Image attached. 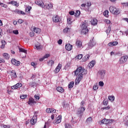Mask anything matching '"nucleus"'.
Instances as JSON below:
<instances>
[{
  "instance_id": "obj_25",
  "label": "nucleus",
  "mask_w": 128,
  "mask_h": 128,
  "mask_svg": "<svg viewBox=\"0 0 128 128\" xmlns=\"http://www.w3.org/2000/svg\"><path fill=\"white\" fill-rule=\"evenodd\" d=\"M8 4H12V6H18V2L16 1H11L8 2Z\"/></svg>"
},
{
  "instance_id": "obj_50",
  "label": "nucleus",
  "mask_w": 128,
  "mask_h": 128,
  "mask_svg": "<svg viewBox=\"0 0 128 128\" xmlns=\"http://www.w3.org/2000/svg\"><path fill=\"white\" fill-rule=\"evenodd\" d=\"M113 46H116L117 44H118V42H112Z\"/></svg>"
},
{
  "instance_id": "obj_61",
  "label": "nucleus",
  "mask_w": 128,
  "mask_h": 128,
  "mask_svg": "<svg viewBox=\"0 0 128 128\" xmlns=\"http://www.w3.org/2000/svg\"><path fill=\"white\" fill-rule=\"evenodd\" d=\"M87 6H92V3H90V2H88L87 3Z\"/></svg>"
},
{
  "instance_id": "obj_40",
  "label": "nucleus",
  "mask_w": 128,
  "mask_h": 128,
  "mask_svg": "<svg viewBox=\"0 0 128 128\" xmlns=\"http://www.w3.org/2000/svg\"><path fill=\"white\" fill-rule=\"evenodd\" d=\"M80 14V11H79V10L76 11L75 13V16H78Z\"/></svg>"
},
{
  "instance_id": "obj_63",
  "label": "nucleus",
  "mask_w": 128,
  "mask_h": 128,
  "mask_svg": "<svg viewBox=\"0 0 128 128\" xmlns=\"http://www.w3.org/2000/svg\"><path fill=\"white\" fill-rule=\"evenodd\" d=\"M40 62H42L43 60H44V57L42 58H40V60H39Z\"/></svg>"
},
{
  "instance_id": "obj_35",
  "label": "nucleus",
  "mask_w": 128,
  "mask_h": 128,
  "mask_svg": "<svg viewBox=\"0 0 128 128\" xmlns=\"http://www.w3.org/2000/svg\"><path fill=\"white\" fill-rule=\"evenodd\" d=\"M65 128H72V125L68 123H66L64 125Z\"/></svg>"
},
{
  "instance_id": "obj_13",
  "label": "nucleus",
  "mask_w": 128,
  "mask_h": 128,
  "mask_svg": "<svg viewBox=\"0 0 128 128\" xmlns=\"http://www.w3.org/2000/svg\"><path fill=\"white\" fill-rule=\"evenodd\" d=\"M98 74H100L101 78H104L106 76V70H101L99 71Z\"/></svg>"
},
{
  "instance_id": "obj_14",
  "label": "nucleus",
  "mask_w": 128,
  "mask_h": 128,
  "mask_svg": "<svg viewBox=\"0 0 128 128\" xmlns=\"http://www.w3.org/2000/svg\"><path fill=\"white\" fill-rule=\"evenodd\" d=\"M62 122V115L59 116L56 118V121L54 122V124H60Z\"/></svg>"
},
{
  "instance_id": "obj_39",
  "label": "nucleus",
  "mask_w": 128,
  "mask_h": 128,
  "mask_svg": "<svg viewBox=\"0 0 128 128\" xmlns=\"http://www.w3.org/2000/svg\"><path fill=\"white\" fill-rule=\"evenodd\" d=\"M20 98H22V100H24V98H28V95L25 94V95H22L20 96Z\"/></svg>"
},
{
  "instance_id": "obj_37",
  "label": "nucleus",
  "mask_w": 128,
  "mask_h": 128,
  "mask_svg": "<svg viewBox=\"0 0 128 128\" xmlns=\"http://www.w3.org/2000/svg\"><path fill=\"white\" fill-rule=\"evenodd\" d=\"M108 100H112V102H114V96H109Z\"/></svg>"
},
{
  "instance_id": "obj_20",
  "label": "nucleus",
  "mask_w": 128,
  "mask_h": 128,
  "mask_svg": "<svg viewBox=\"0 0 128 128\" xmlns=\"http://www.w3.org/2000/svg\"><path fill=\"white\" fill-rule=\"evenodd\" d=\"M76 46L78 48H82V42L80 40H77L76 42Z\"/></svg>"
},
{
  "instance_id": "obj_52",
  "label": "nucleus",
  "mask_w": 128,
  "mask_h": 128,
  "mask_svg": "<svg viewBox=\"0 0 128 128\" xmlns=\"http://www.w3.org/2000/svg\"><path fill=\"white\" fill-rule=\"evenodd\" d=\"M58 44H62V39H60L58 41Z\"/></svg>"
},
{
  "instance_id": "obj_6",
  "label": "nucleus",
  "mask_w": 128,
  "mask_h": 128,
  "mask_svg": "<svg viewBox=\"0 0 128 128\" xmlns=\"http://www.w3.org/2000/svg\"><path fill=\"white\" fill-rule=\"evenodd\" d=\"M128 56L126 55L121 56L118 60V64H124L128 61Z\"/></svg>"
},
{
  "instance_id": "obj_31",
  "label": "nucleus",
  "mask_w": 128,
  "mask_h": 128,
  "mask_svg": "<svg viewBox=\"0 0 128 128\" xmlns=\"http://www.w3.org/2000/svg\"><path fill=\"white\" fill-rule=\"evenodd\" d=\"M19 52H24V54H26L28 52V50L22 48H19Z\"/></svg>"
},
{
  "instance_id": "obj_48",
  "label": "nucleus",
  "mask_w": 128,
  "mask_h": 128,
  "mask_svg": "<svg viewBox=\"0 0 128 128\" xmlns=\"http://www.w3.org/2000/svg\"><path fill=\"white\" fill-rule=\"evenodd\" d=\"M30 36L31 38H33V36H34V32H30Z\"/></svg>"
},
{
  "instance_id": "obj_32",
  "label": "nucleus",
  "mask_w": 128,
  "mask_h": 128,
  "mask_svg": "<svg viewBox=\"0 0 128 128\" xmlns=\"http://www.w3.org/2000/svg\"><path fill=\"white\" fill-rule=\"evenodd\" d=\"M90 58V55L89 54H86L84 57V61L86 62V60H88Z\"/></svg>"
},
{
  "instance_id": "obj_21",
  "label": "nucleus",
  "mask_w": 128,
  "mask_h": 128,
  "mask_svg": "<svg viewBox=\"0 0 128 128\" xmlns=\"http://www.w3.org/2000/svg\"><path fill=\"white\" fill-rule=\"evenodd\" d=\"M94 64H96L94 61L92 60L88 64V66L89 68H94Z\"/></svg>"
},
{
  "instance_id": "obj_24",
  "label": "nucleus",
  "mask_w": 128,
  "mask_h": 128,
  "mask_svg": "<svg viewBox=\"0 0 128 128\" xmlns=\"http://www.w3.org/2000/svg\"><path fill=\"white\" fill-rule=\"evenodd\" d=\"M2 46H0V48H4V46H6V40H2Z\"/></svg>"
},
{
  "instance_id": "obj_62",
  "label": "nucleus",
  "mask_w": 128,
  "mask_h": 128,
  "mask_svg": "<svg viewBox=\"0 0 128 128\" xmlns=\"http://www.w3.org/2000/svg\"><path fill=\"white\" fill-rule=\"evenodd\" d=\"M56 109H54V108H52V112L53 114H56Z\"/></svg>"
},
{
  "instance_id": "obj_49",
  "label": "nucleus",
  "mask_w": 128,
  "mask_h": 128,
  "mask_svg": "<svg viewBox=\"0 0 128 128\" xmlns=\"http://www.w3.org/2000/svg\"><path fill=\"white\" fill-rule=\"evenodd\" d=\"M104 84L103 82L100 81L99 82L100 86H104Z\"/></svg>"
},
{
  "instance_id": "obj_5",
  "label": "nucleus",
  "mask_w": 128,
  "mask_h": 128,
  "mask_svg": "<svg viewBox=\"0 0 128 128\" xmlns=\"http://www.w3.org/2000/svg\"><path fill=\"white\" fill-rule=\"evenodd\" d=\"M109 10L110 12L113 14H120V10L118 8H116V7L114 6H110L109 8Z\"/></svg>"
},
{
  "instance_id": "obj_18",
  "label": "nucleus",
  "mask_w": 128,
  "mask_h": 128,
  "mask_svg": "<svg viewBox=\"0 0 128 128\" xmlns=\"http://www.w3.org/2000/svg\"><path fill=\"white\" fill-rule=\"evenodd\" d=\"M35 50H42V46L40 44H35Z\"/></svg>"
},
{
  "instance_id": "obj_55",
  "label": "nucleus",
  "mask_w": 128,
  "mask_h": 128,
  "mask_svg": "<svg viewBox=\"0 0 128 128\" xmlns=\"http://www.w3.org/2000/svg\"><path fill=\"white\" fill-rule=\"evenodd\" d=\"M3 128H10V125H4Z\"/></svg>"
},
{
  "instance_id": "obj_46",
  "label": "nucleus",
  "mask_w": 128,
  "mask_h": 128,
  "mask_svg": "<svg viewBox=\"0 0 128 128\" xmlns=\"http://www.w3.org/2000/svg\"><path fill=\"white\" fill-rule=\"evenodd\" d=\"M110 28H108L107 30H106V32L107 34H110Z\"/></svg>"
},
{
  "instance_id": "obj_33",
  "label": "nucleus",
  "mask_w": 128,
  "mask_h": 128,
  "mask_svg": "<svg viewBox=\"0 0 128 128\" xmlns=\"http://www.w3.org/2000/svg\"><path fill=\"white\" fill-rule=\"evenodd\" d=\"M92 120V117L88 118L86 120V124H90V122Z\"/></svg>"
},
{
  "instance_id": "obj_3",
  "label": "nucleus",
  "mask_w": 128,
  "mask_h": 128,
  "mask_svg": "<svg viewBox=\"0 0 128 128\" xmlns=\"http://www.w3.org/2000/svg\"><path fill=\"white\" fill-rule=\"evenodd\" d=\"M84 102L82 101L80 103V107L78 108L76 112V114L80 118L82 116L84 112L86 110V108L84 107Z\"/></svg>"
},
{
  "instance_id": "obj_8",
  "label": "nucleus",
  "mask_w": 128,
  "mask_h": 128,
  "mask_svg": "<svg viewBox=\"0 0 128 128\" xmlns=\"http://www.w3.org/2000/svg\"><path fill=\"white\" fill-rule=\"evenodd\" d=\"M11 62L12 64L18 66L20 65V62L16 60L15 58H12L11 60Z\"/></svg>"
},
{
  "instance_id": "obj_38",
  "label": "nucleus",
  "mask_w": 128,
  "mask_h": 128,
  "mask_svg": "<svg viewBox=\"0 0 128 128\" xmlns=\"http://www.w3.org/2000/svg\"><path fill=\"white\" fill-rule=\"evenodd\" d=\"M98 84H96L94 86L93 90H98Z\"/></svg>"
},
{
  "instance_id": "obj_23",
  "label": "nucleus",
  "mask_w": 128,
  "mask_h": 128,
  "mask_svg": "<svg viewBox=\"0 0 128 128\" xmlns=\"http://www.w3.org/2000/svg\"><path fill=\"white\" fill-rule=\"evenodd\" d=\"M91 24L93 26H96L98 24V20L96 19H93L91 20Z\"/></svg>"
},
{
  "instance_id": "obj_64",
  "label": "nucleus",
  "mask_w": 128,
  "mask_h": 128,
  "mask_svg": "<svg viewBox=\"0 0 128 128\" xmlns=\"http://www.w3.org/2000/svg\"><path fill=\"white\" fill-rule=\"evenodd\" d=\"M108 101H106L104 102V106H108Z\"/></svg>"
},
{
  "instance_id": "obj_26",
  "label": "nucleus",
  "mask_w": 128,
  "mask_h": 128,
  "mask_svg": "<svg viewBox=\"0 0 128 128\" xmlns=\"http://www.w3.org/2000/svg\"><path fill=\"white\" fill-rule=\"evenodd\" d=\"M70 32V28H66L63 30V32L65 34H68Z\"/></svg>"
},
{
  "instance_id": "obj_56",
  "label": "nucleus",
  "mask_w": 128,
  "mask_h": 128,
  "mask_svg": "<svg viewBox=\"0 0 128 128\" xmlns=\"http://www.w3.org/2000/svg\"><path fill=\"white\" fill-rule=\"evenodd\" d=\"M69 14L70 16H74V11H70L69 12Z\"/></svg>"
},
{
  "instance_id": "obj_36",
  "label": "nucleus",
  "mask_w": 128,
  "mask_h": 128,
  "mask_svg": "<svg viewBox=\"0 0 128 128\" xmlns=\"http://www.w3.org/2000/svg\"><path fill=\"white\" fill-rule=\"evenodd\" d=\"M30 10H32V6H28L26 8V11L28 12L30 11Z\"/></svg>"
},
{
  "instance_id": "obj_41",
  "label": "nucleus",
  "mask_w": 128,
  "mask_h": 128,
  "mask_svg": "<svg viewBox=\"0 0 128 128\" xmlns=\"http://www.w3.org/2000/svg\"><path fill=\"white\" fill-rule=\"evenodd\" d=\"M67 22L68 24H72V18H67Z\"/></svg>"
},
{
  "instance_id": "obj_27",
  "label": "nucleus",
  "mask_w": 128,
  "mask_h": 128,
  "mask_svg": "<svg viewBox=\"0 0 128 128\" xmlns=\"http://www.w3.org/2000/svg\"><path fill=\"white\" fill-rule=\"evenodd\" d=\"M74 82H70L68 85V88H74Z\"/></svg>"
},
{
  "instance_id": "obj_11",
  "label": "nucleus",
  "mask_w": 128,
  "mask_h": 128,
  "mask_svg": "<svg viewBox=\"0 0 128 128\" xmlns=\"http://www.w3.org/2000/svg\"><path fill=\"white\" fill-rule=\"evenodd\" d=\"M36 120H38V116L34 115L33 118L30 120L31 124H36Z\"/></svg>"
},
{
  "instance_id": "obj_30",
  "label": "nucleus",
  "mask_w": 128,
  "mask_h": 128,
  "mask_svg": "<svg viewBox=\"0 0 128 128\" xmlns=\"http://www.w3.org/2000/svg\"><path fill=\"white\" fill-rule=\"evenodd\" d=\"M56 90L59 92H64V88H62V87H58L56 88Z\"/></svg>"
},
{
  "instance_id": "obj_60",
  "label": "nucleus",
  "mask_w": 128,
  "mask_h": 128,
  "mask_svg": "<svg viewBox=\"0 0 128 128\" xmlns=\"http://www.w3.org/2000/svg\"><path fill=\"white\" fill-rule=\"evenodd\" d=\"M108 46H114L112 45V42H110L108 44Z\"/></svg>"
},
{
  "instance_id": "obj_34",
  "label": "nucleus",
  "mask_w": 128,
  "mask_h": 128,
  "mask_svg": "<svg viewBox=\"0 0 128 128\" xmlns=\"http://www.w3.org/2000/svg\"><path fill=\"white\" fill-rule=\"evenodd\" d=\"M104 16H106V18H108V11L106 10H105L104 13H103Z\"/></svg>"
},
{
  "instance_id": "obj_47",
  "label": "nucleus",
  "mask_w": 128,
  "mask_h": 128,
  "mask_svg": "<svg viewBox=\"0 0 128 128\" xmlns=\"http://www.w3.org/2000/svg\"><path fill=\"white\" fill-rule=\"evenodd\" d=\"M110 108V106H108L106 107H103L102 110H108Z\"/></svg>"
},
{
  "instance_id": "obj_28",
  "label": "nucleus",
  "mask_w": 128,
  "mask_h": 128,
  "mask_svg": "<svg viewBox=\"0 0 128 128\" xmlns=\"http://www.w3.org/2000/svg\"><path fill=\"white\" fill-rule=\"evenodd\" d=\"M54 64V62L52 60H49L48 62V66H52V64Z\"/></svg>"
},
{
  "instance_id": "obj_54",
  "label": "nucleus",
  "mask_w": 128,
  "mask_h": 128,
  "mask_svg": "<svg viewBox=\"0 0 128 128\" xmlns=\"http://www.w3.org/2000/svg\"><path fill=\"white\" fill-rule=\"evenodd\" d=\"M50 54H46L44 56V58H49Z\"/></svg>"
},
{
  "instance_id": "obj_59",
  "label": "nucleus",
  "mask_w": 128,
  "mask_h": 128,
  "mask_svg": "<svg viewBox=\"0 0 128 128\" xmlns=\"http://www.w3.org/2000/svg\"><path fill=\"white\" fill-rule=\"evenodd\" d=\"M18 24H22V19H19L18 21Z\"/></svg>"
},
{
  "instance_id": "obj_1",
  "label": "nucleus",
  "mask_w": 128,
  "mask_h": 128,
  "mask_svg": "<svg viewBox=\"0 0 128 128\" xmlns=\"http://www.w3.org/2000/svg\"><path fill=\"white\" fill-rule=\"evenodd\" d=\"M74 72L75 76H78L75 80V84H78L80 82V80H82L84 74H86V70H84V68H82V67L80 66L76 70L74 71Z\"/></svg>"
},
{
  "instance_id": "obj_10",
  "label": "nucleus",
  "mask_w": 128,
  "mask_h": 128,
  "mask_svg": "<svg viewBox=\"0 0 128 128\" xmlns=\"http://www.w3.org/2000/svg\"><path fill=\"white\" fill-rule=\"evenodd\" d=\"M22 86V83H17L16 84L12 86L11 88L12 90H18V88H20Z\"/></svg>"
},
{
  "instance_id": "obj_53",
  "label": "nucleus",
  "mask_w": 128,
  "mask_h": 128,
  "mask_svg": "<svg viewBox=\"0 0 128 128\" xmlns=\"http://www.w3.org/2000/svg\"><path fill=\"white\" fill-rule=\"evenodd\" d=\"M34 98L36 99V100H40V96L38 95H35Z\"/></svg>"
},
{
  "instance_id": "obj_15",
  "label": "nucleus",
  "mask_w": 128,
  "mask_h": 128,
  "mask_svg": "<svg viewBox=\"0 0 128 128\" xmlns=\"http://www.w3.org/2000/svg\"><path fill=\"white\" fill-rule=\"evenodd\" d=\"M62 64H58V66L56 67L55 68L54 72H56V74H58L62 68Z\"/></svg>"
},
{
  "instance_id": "obj_9",
  "label": "nucleus",
  "mask_w": 128,
  "mask_h": 128,
  "mask_svg": "<svg viewBox=\"0 0 128 128\" xmlns=\"http://www.w3.org/2000/svg\"><path fill=\"white\" fill-rule=\"evenodd\" d=\"M112 120H108V119H103L100 121V124H110L112 122Z\"/></svg>"
},
{
  "instance_id": "obj_12",
  "label": "nucleus",
  "mask_w": 128,
  "mask_h": 128,
  "mask_svg": "<svg viewBox=\"0 0 128 128\" xmlns=\"http://www.w3.org/2000/svg\"><path fill=\"white\" fill-rule=\"evenodd\" d=\"M10 76L12 80L16 78V77L18 76L16 75V72L14 70H12L10 74Z\"/></svg>"
},
{
  "instance_id": "obj_29",
  "label": "nucleus",
  "mask_w": 128,
  "mask_h": 128,
  "mask_svg": "<svg viewBox=\"0 0 128 128\" xmlns=\"http://www.w3.org/2000/svg\"><path fill=\"white\" fill-rule=\"evenodd\" d=\"M3 56L6 60H8L10 58V55L8 53H4L3 54Z\"/></svg>"
},
{
  "instance_id": "obj_17",
  "label": "nucleus",
  "mask_w": 128,
  "mask_h": 128,
  "mask_svg": "<svg viewBox=\"0 0 128 128\" xmlns=\"http://www.w3.org/2000/svg\"><path fill=\"white\" fill-rule=\"evenodd\" d=\"M36 104V102L34 101V99L32 98H30L28 100V104L30 106L31 104Z\"/></svg>"
},
{
  "instance_id": "obj_43",
  "label": "nucleus",
  "mask_w": 128,
  "mask_h": 128,
  "mask_svg": "<svg viewBox=\"0 0 128 128\" xmlns=\"http://www.w3.org/2000/svg\"><path fill=\"white\" fill-rule=\"evenodd\" d=\"M31 66H34V68H36V64L34 62H31Z\"/></svg>"
},
{
  "instance_id": "obj_57",
  "label": "nucleus",
  "mask_w": 128,
  "mask_h": 128,
  "mask_svg": "<svg viewBox=\"0 0 128 128\" xmlns=\"http://www.w3.org/2000/svg\"><path fill=\"white\" fill-rule=\"evenodd\" d=\"M2 36V30L0 28V38Z\"/></svg>"
},
{
  "instance_id": "obj_45",
  "label": "nucleus",
  "mask_w": 128,
  "mask_h": 128,
  "mask_svg": "<svg viewBox=\"0 0 128 128\" xmlns=\"http://www.w3.org/2000/svg\"><path fill=\"white\" fill-rule=\"evenodd\" d=\"M13 34H18V30H14L12 31Z\"/></svg>"
},
{
  "instance_id": "obj_51",
  "label": "nucleus",
  "mask_w": 128,
  "mask_h": 128,
  "mask_svg": "<svg viewBox=\"0 0 128 128\" xmlns=\"http://www.w3.org/2000/svg\"><path fill=\"white\" fill-rule=\"evenodd\" d=\"M30 86L31 87L33 88V86H36V82H32V83H30Z\"/></svg>"
},
{
  "instance_id": "obj_2",
  "label": "nucleus",
  "mask_w": 128,
  "mask_h": 128,
  "mask_svg": "<svg viewBox=\"0 0 128 128\" xmlns=\"http://www.w3.org/2000/svg\"><path fill=\"white\" fill-rule=\"evenodd\" d=\"M35 4L38 6H40L42 8H46L47 10H50V8H52V5L50 4H44L42 0H38L35 1Z\"/></svg>"
},
{
  "instance_id": "obj_7",
  "label": "nucleus",
  "mask_w": 128,
  "mask_h": 128,
  "mask_svg": "<svg viewBox=\"0 0 128 128\" xmlns=\"http://www.w3.org/2000/svg\"><path fill=\"white\" fill-rule=\"evenodd\" d=\"M96 44V40H94L93 37L92 39L88 43L89 48H94V46Z\"/></svg>"
},
{
  "instance_id": "obj_42",
  "label": "nucleus",
  "mask_w": 128,
  "mask_h": 128,
  "mask_svg": "<svg viewBox=\"0 0 128 128\" xmlns=\"http://www.w3.org/2000/svg\"><path fill=\"white\" fill-rule=\"evenodd\" d=\"M82 56H83V55L82 54L77 56V58L78 60H82Z\"/></svg>"
},
{
  "instance_id": "obj_16",
  "label": "nucleus",
  "mask_w": 128,
  "mask_h": 128,
  "mask_svg": "<svg viewBox=\"0 0 128 128\" xmlns=\"http://www.w3.org/2000/svg\"><path fill=\"white\" fill-rule=\"evenodd\" d=\"M65 48L66 50H72V46L70 44H66L65 46Z\"/></svg>"
},
{
  "instance_id": "obj_4",
  "label": "nucleus",
  "mask_w": 128,
  "mask_h": 128,
  "mask_svg": "<svg viewBox=\"0 0 128 128\" xmlns=\"http://www.w3.org/2000/svg\"><path fill=\"white\" fill-rule=\"evenodd\" d=\"M88 23H86V21L82 24V25L81 26L82 34H88Z\"/></svg>"
},
{
  "instance_id": "obj_58",
  "label": "nucleus",
  "mask_w": 128,
  "mask_h": 128,
  "mask_svg": "<svg viewBox=\"0 0 128 128\" xmlns=\"http://www.w3.org/2000/svg\"><path fill=\"white\" fill-rule=\"evenodd\" d=\"M5 60L2 58H0V64H2V62H4Z\"/></svg>"
},
{
  "instance_id": "obj_19",
  "label": "nucleus",
  "mask_w": 128,
  "mask_h": 128,
  "mask_svg": "<svg viewBox=\"0 0 128 128\" xmlns=\"http://www.w3.org/2000/svg\"><path fill=\"white\" fill-rule=\"evenodd\" d=\"M60 20V16H56L55 17L52 18V20L54 22H58Z\"/></svg>"
},
{
  "instance_id": "obj_44",
  "label": "nucleus",
  "mask_w": 128,
  "mask_h": 128,
  "mask_svg": "<svg viewBox=\"0 0 128 128\" xmlns=\"http://www.w3.org/2000/svg\"><path fill=\"white\" fill-rule=\"evenodd\" d=\"M52 109H50V108H48L46 110V112H47L48 114H50L52 113V112H50V110Z\"/></svg>"
},
{
  "instance_id": "obj_22",
  "label": "nucleus",
  "mask_w": 128,
  "mask_h": 128,
  "mask_svg": "<svg viewBox=\"0 0 128 128\" xmlns=\"http://www.w3.org/2000/svg\"><path fill=\"white\" fill-rule=\"evenodd\" d=\"M33 32L36 34H40V28H33Z\"/></svg>"
}]
</instances>
